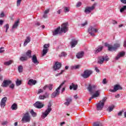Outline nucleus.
I'll return each instance as SVG.
<instances>
[{"label":"nucleus","mask_w":126,"mask_h":126,"mask_svg":"<svg viewBox=\"0 0 126 126\" xmlns=\"http://www.w3.org/2000/svg\"><path fill=\"white\" fill-rule=\"evenodd\" d=\"M60 30H61V27H59L57 29H56L55 31L53 32V35L54 36H56V35H58L59 34V32H60Z\"/></svg>","instance_id":"nucleus-26"},{"label":"nucleus","mask_w":126,"mask_h":126,"mask_svg":"<svg viewBox=\"0 0 126 126\" xmlns=\"http://www.w3.org/2000/svg\"><path fill=\"white\" fill-rule=\"evenodd\" d=\"M95 70L97 72H100V70L99 69H98V67H95Z\"/></svg>","instance_id":"nucleus-56"},{"label":"nucleus","mask_w":126,"mask_h":126,"mask_svg":"<svg viewBox=\"0 0 126 126\" xmlns=\"http://www.w3.org/2000/svg\"><path fill=\"white\" fill-rule=\"evenodd\" d=\"M82 27H84V26H85V25H87V21H86L85 23L84 24H82Z\"/></svg>","instance_id":"nucleus-55"},{"label":"nucleus","mask_w":126,"mask_h":126,"mask_svg":"<svg viewBox=\"0 0 126 126\" xmlns=\"http://www.w3.org/2000/svg\"><path fill=\"white\" fill-rule=\"evenodd\" d=\"M33 106L37 109H42L44 107V104L40 101H37L33 104Z\"/></svg>","instance_id":"nucleus-14"},{"label":"nucleus","mask_w":126,"mask_h":126,"mask_svg":"<svg viewBox=\"0 0 126 126\" xmlns=\"http://www.w3.org/2000/svg\"><path fill=\"white\" fill-rule=\"evenodd\" d=\"M83 56H84V52L83 51H81L77 54L76 58L77 59H81Z\"/></svg>","instance_id":"nucleus-23"},{"label":"nucleus","mask_w":126,"mask_h":126,"mask_svg":"<svg viewBox=\"0 0 126 126\" xmlns=\"http://www.w3.org/2000/svg\"><path fill=\"white\" fill-rule=\"evenodd\" d=\"M91 74H92V71L90 70H86L81 75L83 78H88Z\"/></svg>","instance_id":"nucleus-7"},{"label":"nucleus","mask_w":126,"mask_h":126,"mask_svg":"<svg viewBox=\"0 0 126 126\" xmlns=\"http://www.w3.org/2000/svg\"><path fill=\"white\" fill-rule=\"evenodd\" d=\"M62 67V63L59 62H56L55 65L53 66L54 70H58Z\"/></svg>","instance_id":"nucleus-17"},{"label":"nucleus","mask_w":126,"mask_h":126,"mask_svg":"<svg viewBox=\"0 0 126 126\" xmlns=\"http://www.w3.org/2000/svg\"><path fill=\"white\" fill-rule=\"evenodd\" d=\"M47 17H48V15H47V14L44 13L43 16V18H47Z\"/></svg>","instance_id":"nucleus-58"},{"label":"nucleus","mask_w":126,"mask_h":126,"mask_svg":"<svg viewBox=\"0 0 126 126\" xmlns=\"http://www.w3.org/2000/svg\"><path fill=\"white\" fill-rule=\"evenodd\" d=\"M66 102H64V105H65L66 106H68V105H69V104H70V103H71V101H72V100L71 99V98H66Z\"/></svg>","instance_id":"nucleus-27"},{"label":"nucleus","mask_w":126,"mask_h":126,"mask_svg":"<svg viewBox=\"0 0 126 126\" xmlns=\"http://www.w3.org/2000/svg\"><path fill=\"white\" fill-rule=\"evenodd\" d=\"M103 126L100 123H94V126Z\"/></svg>","instance_id":"nucleus-39"},{"label":"nucleus","mask_w":126,"mask_h":126,"mask_svg":"<svg viewBox=\"0 0 126 126\" xmlns=\"http://www.w3.org/2000/svg\"><path fill=\"white\" fill-rule=\"evenodd\" d=\"M13 63V60H9V61L5 62L4 63V65L8 66Z\"/></svg>","instance_id":"nucleus-28"},{"label":"nucleus","mask_w":126,"mask_h":126,"mask_svg":"<svg viewBox=\"0 0 126 126\" xmlns=\"http://www.w3.org/2000/svg\"><path fill=\"white\" fill-rule=\"evenodd\" d=\"M17 86H19L21 84V81L17 80L16 82Z\"/></svg>","instance_id":"nucleus-42"},{"label":"nucleus","mask_w":126,"mask_h":126,"mask_svg":"<svg viewBox=\"0 0 126 126\" xmlns=\"http://www.w3.org/2000/svg\"><path fill=\"white\" fill-rule=\"evenodd\" d=\"M31 41V37L29 36H27L24 42V47H26V46H27V44H28V43H30Z\"/></svg>","instance_id":"nucleus-19"},{"label":"nucleus","mask_w":126,"mask_h":126,"mask_svg":"<svg viewBox=\"0 0 126 126\" xmlns=\"http://www.w3.org/2000/svg\"><path fill=\"white\" fill-rule=\"evenodd\" d=\"M105 61L106 62H108L109 61V58H108V56H101L98 58V63H99L100 64L103 63H104V61Z\"/></svg>","instance_id":"nucleus-10"},{"label":"nucleus","mask_w":126,"mask_h":126,"mask_svg":"<svg viewBox=\"0 0 126 126\" xmlns=\"http://www.w3.org/2000/svg\"><path fill=\"white\" fill-rule=\"evenodd\" d=\"M121 2H123V3H126V0H121Z\"/></svg>","instance_id":"nucleus-61"},{"label":"nucleus","mask_w":126,"mask_h":126,"mask_svg":"<svg viewBox=\"0 0 126 126\" xmlns=\"http://www.w3.org/2000/svg\"><path fill=\"white\" fill-rule=\"evenodd\" d=\"M32 51L31 50H28V51L26 52V56L29 59H31V58H32Z\"/></svg>","instance_id":"nucleus-29"},{"label":"nucleus","mask_w":126,"mask_h":126,"mask_svg":"<svg viewBox=\"0 0 126 126\" xmlns=\"http://www.w3.org/2000/svg\"><path fill=\"white\" fill-rule=\"evenodd\" d=\"M64 11L66 12H68L69 11V9H68V7H64Z\"/></svg>","instance_id":"nucleus-43"},{"label":"nucleus","mask_w":126,"mask_h":126,"mask_svg":"<svg viewBox=\"0 0 126 126\" xmlns=\"http://www.w3.org/2000/svg\"><path fill=\"white\" fill-rule=\"evenodd\" d=\"M123 88L120 85H116L114 86L113 90H110V92H117L118 90H122Z\"/></svg>","instance_id":"nucleus-13"},{"label":"nucleus","mask_w":126,"mask_h":126,"mask_svg":"<svg viewBox=\"0 0 126 126\" xmlns=\"http://www.w3.org/2000/svg\"><path fill=\"white\" fill-rule=\"evenodd\" d=\"M19 24V21H17L15 22V23L14 24V25H13L12 28L13 29H14L15 28H17V26H18Z\"/></svg>","instance_id":"nucleus-33"},{"label":"nucleus","mask_w":126,"mask_h":126,"mask_svg":"<svg viewBox=\"0 0 126 126\" xmlns=\"http://www.w3.org/2000/svg\"><path fill=\"white\" fill-rule=\"evenodd\" d=\"M6 100H7V97L5 96L2 98L0 102V106L1 108H4L5 106V103L6 102Z\"/></svg>","instance_id":"nucleus-18"},{"label":"nucleus","mask_w":126,"mask_h":126,"mask_svg":"<svg viewBox=\"0 0 126 126\" xmlns=\"http://www.w3.org/2000/svg\"><path fill=\"white\" fill-rule=\"evenodd\" d=\"M44 92V91H43V90L42 89H39L38 91V93L37 94H40V93H43Z\"/></svg>","instance_id":"nucleus-51"},{"label":"nucleus","mask_w":126,"mask_h":126,"mask_svg":"<svg viewBox=\"0 0 126 126\" xmlns=\"http://www.w3.org/2000/svg\"><path fill=\"white\" fill-rule=\"evenodd\" d=\"M126 5L124 6L123 7H122L120 9V12H124V11H125V10H126Z\"/></svg>","instance_id":"nucleus-40"},{"label":"nucleus","mask_w":126,"mask_h":126,"mask_svg":"<svg viewBox=\"0 0 126 126\" xmlns=\"http://www.w3.org/2000/svg\"><path fill=\"white\" fill-rule=\"evenodd\" d=\"M11 83H12V82L11 80H4L2 83L1 86L2 87H7Z\"/></svg>","instance_id":"nucleus-16"},{"label":"nucleus","mask_w":126,"mask_h":126,"mask_svg":"<svg viewBox=\"0 0 126 126\" xmlns=\"http://www.w3.org/2000/svg\"><path fill=\"white\" fill-rule=\"evenodd\" d=\"M49 12H50V9H46V10L44 11V13L47 14V13H49Z\"/></svg>","instance_id":"nucleus-53"},{"label":"nucleus","mask_w":126,"mask_h":126,"mask_svg":"<svg viewBox=\"0 0 126 126\" xmlns=\"http://www.w3.org/2000/svg\"><path fill=\"white\" fill-rule=\"evenodd\" d=\"M3 49H4V47L0 48V53H3L4 52V50H3Z\"/></svg>","instance_id":"nucleus-49"},{"label":"nucleus","mask_w":126,"mask_h":126,"mask_svg":"<svg viewBox=\"0 0 126 126\" xmlns=\"http://www.w3.org/2000/svg\"><path fill=\"white\" fill-rule=\"evenodd\" d=\"M45 98H46V95H40L39 96L38 99H39V100H44V99H45Z\"/></svg>","instance_id":"nucleus-38"},{"label":"nucleus","mask_w":126,"mask_h":126,"mask_svg":"<svg viewBox=\"0 0 126 126\" xmlns=\"http://www.w3.org/2000/svg\"><path fill=\"white\" fill-rule=\"evenodd\" d=\"M114 108H115V106L114 105L109 106L107 109L106 111L108 112L109 113L112 112L114 110Z\"/></svg>","instance_id":"nucleus-32"},{"label":"nucleus","mask_w":126,"mask_h":126,"mask_svg":"<svg viewBox=\"0 0 126 126\" xmlns=\"http://www.w3.org/2000/svg\"><path fill=\"white\" fill-rule=\"evenodd\" d=\"M105 47H108V51H117V49L118 48H120V45L119 43H115L114 44V46H113L112 45L108 44L107 43H105Z\"/></svg>","instance_id":"nucleus-2"},{"label":"nucleus","mask_w":126,"mask_h":126,"mask_svg":"<svg viewBox=\"0 0 126 126\" xmlns=\"http://www.w3.org/2000/svg\"><path fill=\"white\" fill-rule=\"evenodd\" d=\"M96 4H94L91 7L87 6L85 8V13H90L92 10H94Z\"/></svg>","instance_id":"nucleus-12"},{"label":"nucleus","mask_w":126,"mask_h":126,"mask_svg":"<svg viewBox=\"0 0 126 126\" xmlns=\"http://www.w3.org/2000/svg\"><path fill=\"white\" fill-rule=\"evenodd\" d=\"M3 24V21L0 20V25H2Z\"/></svg>","instance_id":"nucleus-60"},{"label":"nucleus","mask_w":126,"mask_h":126,"mask_svg":"<svg viewBox=\"0 0 126 126\" xmlns=\"http://www.w3.org/2000/svg\"><path fill=\"white\" fill-rule=\"evenodd\" d=\"M4 28H6V32H7V30H8V28H9V25L6 24L4 26Z\"/></svg>","instance_id":"nucleus-44"},{"label":"nucleus","mask_w":126,"mask_h":126,"mask_svg":"<svg viewBox=\"0 0 126 126\" xmlns=\"http://www.w3.org/2000/svg\"><path fill=\"white\" fill-rule=\"evenodd\" d=\"M98 30H99L98 29H96L91 26L88 29V32L90 34L91 36L94 37L95 36V34L94 33H97Z\"/></svg>","instance_id":"nucleus-5"},{"label":"nucleus","mask_w":126,"mask_h":126,"mask_svg":"<svg viewBox=\"0 0 126 126\" xmlns=\"http://www.w3.org/2000/svg\"><path fill=\"white\" fill-rule=\"evenodd\" d=\"M9 87L11 89H13L14 88V84H12Z\"/></svg>","instance_id":"nucleus-54"},{"label":"nucleus","mask_w":126,"mask_h":126,"mask_svg":"<svg viewBox=\"0 0 126 126\" xmlns=\"http://www.w3.org/2000/svg\"><path fill=\"white\" fill-rule=\"evenodd\" d=\"M103 84H107V79L104 78L102 81Z\"/></svg>","instance_id":"nucleus-50"},{"label":"nucleus","mask_w":126,"mask_h":126,"mask_svg":"<svg viewBox=\"0 0 126 126\" xmlns=\"http://www.w3.org/2000/svg\"><path fill=\"white\" fill-rule=\"evenodd\" d=\"M66 56H67L66 52H63L61 55H59V57L62 58V57H66Z\"/></svg>","instance_id":"nucleus-34"},{"label":"nucleus","mask_w":126,"mask_h":126,"mask_svg":"<svg viewBox=\"0 0 126 126\" xmlns=\"http://www.w3.org/2000/svg\"><path fill=\"white\" fill-rule=\"evenodd\" d=\"M31 120L29 113H26L22 119V123H29Z\"/></svg>","instance_id":"nucleus-6"},{"label":"nucleus","mask_w":126,"mask_h":126,"mask_svg":"<svg viewBox=\"0 0 126 126\" xmlns=\"http://www.w3.org/2000/svg\"><path fill=\"white\" fill-rule=\"evenodd\" d=\"M123 113H124V111L122 110L118 113V115L122 116V115H123Z\"/></svg>","instance_id":"nucleus-52"},{"label":"nucleus","mask_w":126,"mask_h":126,"mask_svg":"<svg viewBox=\"0 0 126 126\" xmlns=\"http://www.w3.org/2000/svg\"><path fill=\"white\" fill-rule=\"evenodd\" d=\"M12 110H17V104L16 103H14L11 106Z\"/></svg>","instance_id":"nucleus-35"},{"label":"nucleus","mask_w":126,"mask_h":126,"mask_svg":"<svg viewBox=\"0 0 126 126\" xmlns=\"http://www.w3.org/2000/svg\"><path fill=\"white\" fill-rule=\"evenodd\" d=\"M124 47H126V40L124 41Z\"/></svg>","instance_id":"nucleus-64"},{"label":"nucleus","mask_w":126,"mask_h":126,"mask_svg":"<svg viewBox=\"0 0 126 126\" xmlns=\"http://www.w3.org/2000/svg\"><path fill=\"white\" fill-rule=\"evenodd\" d=\"M18 69L19 72H22V71H23V66H22V65H19L18 67Z\"/></svg>","instance_id":"nucleus-37"},{"label":"nucleus","mask_w":126,"mask_h":126,"mask_svg":"<svg viewBox=\"0 0 126 126\" xmlns=\"http://www.w3.org/2000/svg\"><path fill=\"white\" fill-rule=\"evenodd\" d=\"M65 83V81H64L60 86L56 90V91L54 92L51 94V97L56 98V96H59L60 95V89L62 88V87Z\"/></svg>","instance_id":"nucleus-4"},{"label":"nucleus","mask_w":126,"mask_h":126,"mask_svg":"<svg viewBox=\"0 0 126 126\" xmlns=\"http://www.w3.org/2000/svg\"><path fill=\"white\" fill-rule=\"evenodd\" d=\"M77 87H78L77 85L72 83L71 85L70 86V90H71L73 89V90H77Z\"/></svg>","instance_id":"nucleus-25"},{"label":"nucleus","mask_w":126,"mask_h":126,"mask_svg":"<svg viewBox=\"0 0 126 126\" xmlns=\"http://www.w3.org/2000/svg\"><path fill=\"white\" fill-rule=\"evenodd\" d=\"M101 91L100 90H97L95 91V93L93 94V95L89 98V101H91L92 99H94V98H96V97H99L100 95V92Z\"/></svg>","instance_id":"nucleus-15"},{"label":"nucleus","mask_w":126,"mask_h":126,"mask_svg":"<svg viewBox=\"0 0 126 126\" xmlns=\"http://www.w3.org/2000/svg\"><path fill=\"white\" fill-rule=\"evenodd\" d=\"M67 24L68 23L67 22L64 23L62 24L61 27V32H63V33H66L68 31V28L67 27Z\"/></svg>","instance_id":"nucleus-9"},{"label":"nucleus","mask_w":126,"mask_h":126,"mask_svg":"<svg viewBox=\"0 0 126 126\" xmlns=\"http://www.w3.org/2000/svg\"><path fill=\"white\" fill-rule=\"evenodd\" d=\"M8 124V122L7 121H4L1 123L2 126H6Z\"/></svg>","instance_id":"nucleus-46"},{"label":"nucleus","mask_w":126,"mask_h":126,"mask_svg":"<svg viewBox=\"0 0 126 126\" xmlns=\"http://www.w3.org/2000/svg\"><path fill=\"white\" fill-rule=\"evenodd\" d=\"M47 88H48V86H47V85L43 87L44 90H46V89H47Z\"/></svg>","instance_id":"nucleus-62"},{"label":"nucleus","mask_w":126,"mask_h":126,"mask_svg":"<svg viewBox=\"0 0 126 126\" xmlns=\"http://www.w3.org/2000/svg\"><path fill=\"white\" fill-rule=\"evenodd\" d=\"M97 86L95 85H89L88 87V90L89 91L91 94H93L95 92V89H96Z\"/></svg>","instance_id":"nucleus-11"},{"label":"nucleus","mask_w":126,"mask_h":126,"mask_svg":"<svg viewBox=\"0 0 126 126\" xmlns=\"http://www.w3.org/2000/svg\"><path fill=\"white\" fill-rule=\"evenodd\" d=\"M49 47H50L49 44H44L43 46L44 49L42 50V57H44L47 55V53H48V51H49Z\"/></svg>","instance_id":"nucleus-8"},{"label":"nucleus","mask_w":126,"mask_h":126,"mask_svg":"<svg viewBox=\"0 0 126 126\" xmlns=\"http://www.w3.org/2000/svg\"><path fill=\"white\" fill-rule=\"evenodd\" d=\"M79 67H80V66L79 65H77L76 66H74V68L76 69H77V68H79Z\"/></svg>","instance_id":"nucleus-59"},{"label":"nucleus","mask_w":126,"mask_h":126,"mask_svg":"<svg viewBox=\"0 0 126 126\" xmlns=\"http://www.w3.org/2000/svg\"><path fill=\"white\" fill-rule=\"evenodd\" d=\"M107 100V97H104L102 100H100L99 103L96 104V110L97 111H100V110H102L104 107V105L106 100Z\"/></svg>","instance_id":"nucleus-3"},{"label":"nucleus","mask_w":126,"mask_h":126,"mask_svg":"<svg viewBox=\"0 0 126 126\" xmlns=\"http://www.w3.org/2000/svg\"><path fill=\"white\" fill-rule=\"evenodd\" d=\"M32 63H35V64H38V63H39L38 60L37 59V56H36V55L32 56Z\"/></svg>","instance_id":"nucleus-22"},{"label":"nucleus","mask_w":126,"mask_h":126,"mask_svg":"<svg viewBox=\"0 0 126 126\" xmlns=\"http://www.w3.org/2000/svg\"><path fill=\"white\" fill-rule=\"evenodd\" d=\"M30 113L32 117H36V116H37V113L34 112L33 110H32Z\"/></svg>","instance_id":"nucleus-36"},{"label":"nucleus","mask_w":126,"mask_h":126,"mask_svg":"<svg viewBox=\"0 0 126 126\" xmlns=\"http://www.w3.org/2000/svg\"><path fill=\"white\" fill-rule=\"evenodd\" d=\"M65 124V122H63L60 124L61 126H63V125H64Z\"/></svg>","instance_id":"nucleus-63"},{"label":"nucleus","mask_w":126,"mask_h":126,"mask_svg":"<svg viewBox=\"0 0 126 126\" xmlns=\"http://www.w3.org/2000/svg\"><path fill=\"white\" fill-rule=\"evenodd\" d=\"M47 88H49V90L51 91L53 89V85L50 84L49 86H47Z\"/></svg>","instance_id":"nucleus-45"},{"label":"nucleus","mask_w":126,"mask_h":126,"mask_svg":"<svg viewBox=\"0 0 126 126\" xmlns=\"http://www.w3.org/2000/svg\"><path fill=\"white\" fill-rule=\"evenodd\" d=\"M81 4H82L81 2H78L76 4V7H79L81 6Z\"/></svg>","instance_id":"nucleus-48"},{"label":"nucleus","mask_w":126,"mask_h":126,"mask_svg":"<svg viewBox=\"0 0 126 126\" xmlns=\"http://www.w3.org/2000/svg\"><path fill=\"white\" fill-rule=\"evenodd\" d=\"M52 111V104L51 103H49L48 105L47 109L44 112L42 113V115H41L42 119H45L46 117H48V115L51 113Z\"/></svg>","instance_id":"nucleus-1"},{"label":"nucleus","mask_w":126,"mask_h":126,"mask_svg":"<svg viewBox=\"0 0 126 126\" xmlns=\"http://www.w3.org/2000/svg\"><path fill=\"white\" fill-rule=\"evenodd\" d=\"M22 0H17V6H19L20 5V3H21V1Z\"/></svg>","instance_id":"nucleus-41"},{"label":"nucleus","mask_w":126,"mask_h":126,"mask_svg":"<svg viewBox=\"0 0 126 126\" xmlns=\"http://www.w3.org/2000/svg\"><path fill=\"white\" fill-rule=\"evenodd\" d=\"M125 55H126V53L124 52L123 51V52H120L118 54V55L116 57L115 60L118 61V60H119L120 58H122V57H124Z\"/></svg>","instance_id":"nucleus-21"},{"label":"nucleus","mask_w":126,"mask_h":126,"mask_svg":"<svg viewBox=\"0 0 126 126\" xmlns=\"http://www.w3.org/2000/svg\"><path fill=\"white\" fill-rule=\"evenodd\" d=\"M36 83H37V81L32 79H30L28 82V85H30V86H32V85H35Z\"/></svg>","instance_id":"nucleus-20"},{"label":"nucleus","mask_w":126,"mask_h":126,"mask_svg":"<svg viewBox=\"0 0 126 126\" xmlns=\"http://www.w3.org/2000/svg\"><path fill=\"white\" fill-rule=\"evenodd\" d=\"M103 46H99L98 47V48L95 50V54H98L99 52H101L103 50Z\"/></svg>","instance_id":"nucleus-31"},{"label":"nucleus","mask_w":126,"mask_h":126,"mask_svg":"<svg viewBox=\"0 0 126 126\" xmlns=\"http://www.w3.org/2000/svg\"><path fill=\"white\" fill-rule=\"evenodd\" d=\"M70 45H71V48H73L77 45V40L75 39H72L70 42Z\"/></svg>","instance_id":"nucleus-24"},{"label":"nucleus","mask_w":126,"mask_h":126,"mask_svg":"<svg viewBox=\"0 0 126 126\" xmlns=\"http://www.w3.org/2000/svg\"><path fill=\"white\" fill-rule=\"evenodd\" d=\"M63 72H64V70H62L61 73L56 74V76L61 75V74H63Z\"/></svg>","instance_id":"nucleus-47"},{"label":"nucleus","mask_w":126,"mask_h":126,"mask_svg":"<svg viewBox=\"0 0 126 126\" xmlns=\"http://www.w3.org/2000/svg\"><path fill=\"white\" fill-rule=\"evenodd\" d=\"M3 16H4V14L3 13V12H1L0 14V17L2 18L3 17Z\"/></svg>","instance_id":"nucleus-57"},{"label":"nucleus","mask_w":126,"mask_h":126,"mask_svg":"<svg viewBox=\"0 0 126 126\" xmlns=\"http://www.w3.org/2000/svg\"><path fill=\"white\" fill-rule=\"evenodd\" d=\"M28 60V57L27 56H22L20 58V60L21 62H26Z\"/></svg>","instance_id":"nucleus-30"}]
</instances>
